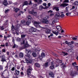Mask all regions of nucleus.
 <instances>
[{
  "label": "nucleus",
  "mask_w": 78,
  "mask_h": 78,
  "mask_svg": "<svg viewBox=\"0 0 78 78\" xmlns=\"http://www.w3.org/2000/svg\"><path fill=\"white\" fill-rule=\"evenodd\" d=\"M21 22L22 23H24L25 22V20H21Z\"/></svg>",
  "instance_id": "obj_50"
},
{
  "label": "nucleus",
  "mask_w": 78,
  "mask_h": 78,
  "mask_svg": "<svg viewBox=\"0 0 78 78\" xmlns=\"http://www.w3.org/2000/svg\"><path fill=\"white\" fill-rule=\"evenodd\" d=\"M72 39L74 41H75V40H77V38H76L73 37Z\"/></svg>",
  "instance_id": "obj_57"
},
{
  "label": "nucleus",
  "mask_w": 78,
  "mask_h": 78,
  "mask_svg": "<svg viewBox=\"0 0 78 78\" xmlns=\"http://www.w3.org/2000/svg\"><path fill=\"white\" fill-rule=\"evenodd\" d=\"M20 27H21V25L20 24L15 25L14 26L13 24H12V30L13 31H14V30H15V31H19V29Z\"/></svg>",
  "instance_id": "obj_2"
},
{
  "label": "nucleus",
  "mask_w": 78,
  "mask_h": 78,
  "mask_svg": "<svg viewBox=\"0 0 78 78\" xmlns=\"http://www.w3.org/2000/svg\"><path fill=\"white\" fill-rule=\"evenodd\" d=\"M48 62L45 63L43 65L44 68H47V67H48Z\"/></svg>",
  "instance_id": "obj_15"
},
{
  "label": "nucleus",
  "mask_w": 78,
  "mask_h": 78,
  "mask_svg": "<svg viewBox=\"0 0 78 78\" xmlns=\"http://www.w3.org/2000/svg\"><path fill=\"white\" fill-rule=\"evenodd\" d=\"M23 54L22 52H20V58H23Z\"/></svg>",
  "instance_id": "obj_23"
},
{
  "label": "nucleus",
  "mask_w": 78,
  "mask_h": 78,
  "mask_svg": "<svg viewBox=\"0 0 78 78\" xmlns=\"http://www.w3.org/2000/svg\"><path fill=\"white\" fill-rule=\"evenodd\" d=\"M26 35H21V38L22 39V38H24V37H25Z\"/></svg>",
  "instance_id": "obj_39"
},
{
  "label": "nucleus",
  "mask_w": 78,
  "mask_h": 78,
  "mask_svg": "<svg viewBox=\"0 0 78 78\" xmlns=\"http://www.w3.org/2000/svg\"><path fill=\"white\" fill-rule=\"evenodd\" d=\"M52 55H53L54 56H55V57H58V55L56 54L55 53H52Z\"/></svg>",
  "instance_id": "obj_35"
},
{
  "label": "nucleus",
  "mask_w": 78,
  "mask_h": 78,
  "mask_svg": "<svg viewBox=\"0 0 78 78\" xmlns=\"http://www.w3.org/2000/svg\"><path fill=\"white\" fill-rule=\"evenodd\" d=\"M51 31V30H50V29H48L47 30H46L45 33L46 34H50V32Z\"/></svg>",
  "instance_id": "obj_22"
},
{
  "label": "nucleus",
  "mask_w": 78,
  "mask_h": 78,
  "mask_svg": "<svg viewBox=\"0 0 78 78\" xmlns=\"http://www.w3.org/2000/svg\"><path fill=\"white\" fill-rule=\"evenodd\" d=\"M69 15H70L71 14V12H67V13H66V16H69Z\"/></svg>",
  "instance_id": "obj_44"
},
{
  "label": "nucleus",
  "mask_w": 78,
  "mask_h": 78,
  "mask_svg": "<svg viewBox=\"0 0 78 78\" xmlns=\"http://www.w3.org/2000/svg\"><path fill=\"white\" fill-rule=\"evenodd\" d=\"M54 9H55L56 11H59V9H58V7H55L54 8Z\"/></svg>",
  "instance_id": "obj_33"
},
{
  "label": "nucleus",
  "mask_w": 78,
  "mask_h": 78,
  "mask_svg": "<svg viewBox=\"0 0 78 78\" xmlns=\"http://www.w3.org/2000/svg\"><path fill=\"white\" fill-rule=\"evenodd\" d=\"M59 66H62V65H64V63H62V60H59Z\"/></svg>",
  "instance_id": "obj_17"
},
{
  "label": "nucleus",
  "mask_w": 78,
  "mask_h": 78,
  "mask_svg": "<svg viewBox=\"0 0 78 78\" xmlns=\"http://www.w3.org/2000/svg\"><path fill=\"white\" fill-rule=\"evenodd\" d=\"M6 55H8V56L9 55V51H7L6 52Z\"/></svg>",
  "instance_id": "obj_59"
},
{
  "label": "nucleus",
  "mask_w": 78,
  "mask_h": 78,
  "mask_svg": "<svg viewBox=\"0 0 78 78\" xmlns=\"http://www.w3.org/2000/svg\"><path fill=\"white\" fill-rule=\"evenodd\" d=\"M61 25L60 24H59V31H61V29H62V28H61Z\"/></svg>",
  "instance_id": "obj_40"
},
{
  "label": "nucleus",
  "mask_w": 78,
  "mask_h": 78,
  "mask_svg": "<svg viewBox=\"0 0 78 78\" xmlns=\"http://www.w3.org/2000/svg\"><path fill=\"white\" fill-rule=\"evenodd\" d=\"M73 4V5H74V6H77V5H78V2L76 1L74 2Z\"/></svg>",
  "instance_id": "obj_31"
},
{
  "label": "nucleus",
  "mask_w": 78,
  "mask_h": 78,
  "mask_svg": "<svg viewBox=\"0 0 78 78\" xmlns=\"http://www.w3.org/2000/svg\"><path fill=\"white\" fill-rule=\"evenodd\" d=\"M33 69L30 68H28L27 69V75H30L31 74V72Z\"/></svg>",
  "instance_id": "obj_10"
},
{
  "label": "nucleus",
  "mask_w": 78,
  "mask_h": 78,
  "mask_svg": "<svg viewBox=\"0 0 78 78\" xmlns=\"http://www.w3.org/2000/svg\"><path fill=\"white\" fill-rule=\"evenodd\" d=\"M72 65L74 67H75V66L76 65V62H74L72 64Z\"/></svg>",
  "instance_id": "obj_41"
},
{
  "label": "nucleus",
  "mask_w": 78,
  "mask_h": 78,
  "mask_svg": "<svg viewBox=\"0 0 78 78\" xmlns=\"http://www.w3.org/2000/svg\"><path fill=\"white\" fill-rule=\"evenodd\" d=\"M29 31L30 33L36 32V29L34 27H32L29 29Z\"/></svg>",
  "instance_id": "obj_8"
},
{
  "label": "nucleus",
  "mask_w": 78,
  "mask_h": 78,
  "mask_svg": "<svg viewBox=\"0 0 78 78\" xmlns=\"http://www.w3.org/2000/svg\"><path fill=\"white\" fill-rule=\"evenodd\" d=\"M56 21L53 20L52 22V23H56Z\"/></svg>",
  "instance_id": "obj_64"
},
{
  "label": "nucleus",
  "mask_w": 78,
  "mask_h": 78,
  "mask_svg": "<svg viewBox=\"0 0 78 78\" xmlns=\"http://www.w3.org/2000/svg\"><path fill=\"white\" fill-rule=\"evenodd\" d=\"M25 61L26 62H25L24 61H23V62L24 63H27V64H32L33 63V61L31 60H28L27 58H25Z\"/></svg>",
  "instance_id": "obj_7"
},
{
  "label": "nucleus",
  "mask_w": 78,
  "mask_h": 78,
  "mask_svg": "<svg viewBox=\"0 0 78 78\" xmlns=\"http://www.w3.org/2000/svg\"><path fill=\"white\" fill-rule=\"evenodd\" d=\"M55 67V66L54 65H51L49 67V68L50 69H51L52 70L54 69V67Z\"/></svg>",
  "instance_id": "obj_29"
},
{
  "label": "nucleus",
  "mask_w": 78,
  "mask_h": 78,
  "mask_svg": "<svg viewBox=\"0 0 78 78\" xmlns=\"http://www.w3.org/2000/svg\"><path fill=\"white\" fill-rule=\"evenodd\" d=\"M67 51H68L69 53L70 52H72V49H69L68 50H66Z\"/></svg>",
  "instance_id": "obj_36"
},
{
  "label": "nucleus",
  "mask_w": 78,
  "mask_h": 78,
  "mask_svg": "<svg viewBox=\"0 0 78 78\" xmlns=\"http://www.w3.org/2000/svg\"><path fill=\"white\" fill-rule=\"evenodd\" d=\"M28 5V1H25L23 4V6H24Z\"/></svg>",
  "instance_id": "obj_19"
},
{
  "label": "nucleus",
  "mask_w": 78,
  "mask_h": 78,
  "mask_svg": "<svg viewBox=\"0 0 78 78\" xmlns=\"http://www.w3.org/2000/svg\"><path fill=\"white\" fill-rule=\"evenodd\" d=\"M68 44V45H72V44L70 42H69Z\"/></svg>",
  "instance_id": "obj_63"
},
{
  "label": "nucleus",
  "mask_w": 78,
  "mask_h": 78,
  "mask_svg": "<svg viewBox=\"0 0 78 78\" xmlns=\"http://www.w3.org/2000/svg\"><path fill=\"white\" fill-rule=\"evenodd\" d=\"M31 17L30 16H29L27 17L26 20L27 22L26 23V24L27 25H29L31 23Z\"/></svg>",
  "instance_id": "obj_3"
},
{
  "label": "nucleus",
  "mask_w": 78,
  "mask_h": 78,
  "mask_svg": "<svg viewBox=\"0 0 78 78\" xmlns=\"http://www.w3.org/2000/svg\"><path fill=\"white\" fill-rule=\"evenodd\" d=\"M59 17V12H57L55 15V17Z\"/></svg>",
  "instance_id": "obj_32"
},
{
  "label": "nucleus",
  "mask_w": 78,
  "mask_h": 78,
  "mask_svg": "<svg viewBox=\"0 0 78 78\" xmlns=\"http://www.w3.org/2000/svg\"><path fill=\"white\" fill-rule=\"evenodd\" d=\"M12 42L13 43V44H15V40H14V38H12Z\"/></svg>",
  "instance_id": "obj_53"
},
{
  "label": "nucleus",
  "mask_w": 78,
  "mask_h": 78,
  "mask_svg": "<svg viewBox=\"0 0 78 78\" xmlns=\"http://www.w3.org/2000/svg\"><path fill=\"white\" fill-rule=\"evenodd\" d=\"M50 5H51V3H49L48 4V6H50Z\"/></svg>",
  "instance_id": "obj_62"
},
{
  "label": "nucleus",
  "mask_w": 78,
  "mask_h": 78,
  "mask_svg": "<svg viewBox=\"0 0 78 78\" xmlns=\"http://www.w3.org/2000/svg\"><path fill=\"white\" fill-rule=\"evenodd\" d=\"M3 70V66L2 65H0V70Z\"/></svg>",
  "instance_id": "obj_51"
},
{
  "label": "nucleus",
  "mask_w": 78,
  "mask_h": 78,
  "mask_svg": "<svg viewBox=\"0 0 78 78\" xmlns=\"http://www.w3.org/2000/svg\"><path fill=\"white\" fill-rule=\"evenodd\" d=\"M49 76L51 78H53L54 77V73L52 72H49Z\"/></svg>",
  "instance_id": "obj_11"
},
{
  "label": "nucleus",
  "mask_w": 78,
  "mask_h": 78,
  "mask_svg": "<svg viewBox=\"0 0 78 78\" xmlns=\"http://www.w3.org/2000/svg\"><path fill=\"white\" fill-rule=\"evenodd\" d=\"M75 69H76L78 71V66H75Z\"/></svg>",
  "instance_id": "obj_60"
},
{
  "label": "nucleus",
  "mask_w": 78,
  "mask_h": 78,
  "mask_svg": "<svg viewBox=\"0 0 78 78\" xmlns=\"http://www.w3.org/2000/svg\"><path fill=\"white\" fill-rule=\"evenodd\" d=\"M69 5V4L67 3H63L62 4L60 5V7H66L67 6H68Z\"/></svg>",
  "instance_id": "obj_13"
},
{
  "label": "nucleus",
  "mask_w": 78,
  "mask_h": 78,
  "mask_svg": "<svg viewBox=\"0 0 78 78\" xmlns=\"http://www.w3.org/2000/svg\"><path fill=\"white\" fill-rule=\"evenodd\" d=\"M4 72H3L2 74H1V76H2V78H9V77H5V76H4V75H4Z\"/></svg>",
  "instance_id": "obj_26"
},
{
  "label": "nucleus",
  "mask_w": 78,
  "mask_h": 78,
  "mask_svg": "<svg viewBox=\"0 0 78 78\" xmlns=\"http://www.w3.org/2000/svg\"><path fill=\"white\" fill-rule=\"evenodd\" d=\"M20 14H23L24 13V12L22 11H20Z\"/></svg>",
  "instance_id": "obj_61"
},
{
  "label": "nucleus",
  "mask_w": 78,
  "mask_h": 78,
  "mask_svg": "<svg viewBox=\"0 0 78 78\" xmlns=\"http://www.w3.org/2000/svg\"><path fill=\"white\" fill-rule=\"evenodd\" d=\"M1 47H5V44H1L0 45Z\"/></svg>",
  "instance_id": "obj_56"
},
{
  "label": "nucleus",
  "mask_w": 78,
  "mask_h": 78,
  "mask_svg": "<svg viewBox=\"0 0 78 78\" xmlns=\"http://www.w3.org/2000/svg\"><path fill=\"white\" fill-rule=\"evenodd\" d=\"M26 52L27 54V56L28 58H30V54L31 53V51L30 50L26 49Z\"/></svg>",
  "instance_id": "obj_6"
},
{
  "label": "nucleus",
  "mask_w": 78,
  "mask_h": 78,
  "mask_svg": "<svg viewBox=\"0 0 78 78\" xmlns=\"http://www.w3.org/2000/svg\"><path fill=\"white\" fill-rule=\"evenodd\" d=\"M34 24H37V25H39V23L36 21H35L34 22Z\"/></svg>",
  "instance_id": "obj_54"
},
{
  "label": "nucleus",
  "mask_w": 78,
  "mask_h": 78,
  "mask_svg": "<svg viewBox=\"0 0 78 78\" xmlns=\"http://www.w3.org/2000/svg\"><path fill=\"white\" fill-rule=\"evenodd\" d=\"M0 29L1 30H4V27H3V26H0Z\"/></svg>",
  "instance_id": "obj_38"
},
{
  "label": "nucleus",
  "mask_w": 78,
  "mask_h": 78,
  "mask_svg": "<svg viewBox=\"0 0 78 78\" xmlns=\"http://www.w3.org/2000/svg\"><path fill=\"white\" fill-rule=\"evenodd\" d=\"M65 16L64 14H62L60 16V17H61V18H62V17H64Z\"/></svg>",
  "instance_id": "obj_45"
},
{
  "label": "nucleus",
  "mask_w": 78,
  "mask_h": 78,
  "mask_svg": "<svg viewBox=\"0 0 78 78\" xmlns=\"http://www.w3.org/2000/svg\"><path fill=\"white\" fill-rule=\"evenodd\" d=\"M15 72H16L17 75V76H18V75H19V74L20 73V71H18L17 70H15Z\"/></svg>",
  "instance_id": "obj_28"
},
{
  "label": "nucleus",
  "mask_w": 78,
  "mask_h": 78,
  "mask_svg": "<svg viewBox=\"0 0 78 78\" xmlns=\"http://www.w3.org/2000/svg\"><path fill=\"white\" fill-rule=\"evenodd\" d=\"M20 41H21V39L19 37H17L16 38V41L17 42H20Z\"/></svg>",
  "instance_id": "obj_34"
},
{
  "label": "nucleus",
  "mask_w": 78,
  "mask_h": 78,
  "mask_svg": "<svg viewBox=\"0 0 78 78\" xmlns=\"http://www.w3.org/2000/svg\"><path fill=\"white\" fill-rule=\"evenodd\" d=\"M41 22L43 23H44L45 24H48L49 23V21L47 19L44 18H43L42 19V20H41Z\"/></svg>",
  "instance_id": "obj_5"
},
{
  "label": "nucleus",
  "mask_w": 78,
  "mask_h": 78,
  "mask_svg": "<svg viewBox=\"0 0 78 78\" xmlns=\"http://www.w3.org/2000/svg\"><path fill=\"white\" fill-rule=\"evenodd\" d=\"M25 41H27V40H23L22 42H21L20 45H22V47L20 48V50H23V49H25L26 48H28L29 47V44H28L27 41V43H25Z\"/></svg>",
  "instance_id": "obj_1"
},
{
  "label": "nucleus",
  "mask_w": 78,
  "mask_h": 78,
  "mask_svg": "<svg viewBox=\"0 0 78 78\" xmlns=\"http://www.w3.org/2000/svg\"><path fill=\"white\" fill-rule=\"evenodd\" d=\"M52 32L53 33V34H55L56 36H57L58 34V33H59V32L57 30H56V31H52Z\"/></svg>",
  "instance_id": "obj_20"
},
{
  "label": "nucleus",
  "mask_w": 78,
  "mask_h": 78,
  "mask_svg": "<svg viewBox=\"0 0 78 78\" xmlns=\"http://www.w3.org/2000/svg\"><path fill=\"white\" fill-rule=\"evenodd\" d=\"M9 64V62H8V63H7V64L6 65V66L5 67V68L8 69V64Z\"/></svg>",
  "instance_id": "obj_37"
},
{
  "label": "nucleus",
  "mask_w": 78,
  "mask_h": 78,
  "mask_svg": "<svg viewBox=\"0 0 78 78\" xmlns=\"http://www.w3.org/2000/svg\"><path fill=\"white\" fill-rule=\"evenodd\" d=\"M38 58L41 61H42V56H41V55H39Z\"/></svg>",
  "instance_id": "obj_43"
},
{
  "label": "nucleus",
  "mask_w": 78,
  "mask_h": 78,
  "mask_svg": "<svg viewBox=\"0 0 78 78\" xmlns=\"http://www.w3.org/2000/svg\"><path fill=\"white\" fill-rule=\"evenodd\" d=\"M3 5L5 6H6L8 5H9L8 3V2H7V0H4L3 2Z\"/></svg>",
  "instance_id": "obj_12"
},
{
  "label": "nucleus",
  "mask_w": 78,
  "mask_h": 78,
  "mask_svg": "<svg viewBox=\"0 0 78 78\" xmlns=\"http://www.w3.org/2000/svg\"><path fill=\"white\" fill-rule=\"evenodd\" d=\"M16 68L17 70H19L20 68V67L19 66H18L16 67Z\"/></svg>",
  "instance_id": "obj_58"
},
{
  "label": "nucleus",
  "mask_w": 78,
  "mask_h": 78,
  "mask_svg": "<svg viewBox=\"0 0 78 78\" xmlns=\"http://www.w3.org/2000/svg\"><path fill=\"white\" fill-rule=\"evenodd\" d=\"M41 56L42 58H44L45 56V54L44 52H42L41 53Z\"/></svg>",
  "instance_id": "obj_24"
},
{
  "label": "nucleus",
  "mask_w": 78,
  "mask_h": 78,
  "mask_svg": "<svg viewBox=\"0 0 78 78\" xmlns=\"http://www.w3.org/2000/svg\"><path fill=\"white\" fill-rule=\"evenodd\" d=\"M20 76H21V77H23V76H24V73H23V72H21L20 73Z\"/></svg>",
  "instance_id": "obj_25"
},
{
  "label": "nucleus",
  "mask_w": 78,
  "mask_h": 78,
  "mask_svg": "<svg viewBox=\"0 0 78 78\" xmlns=\"http://www.w3.org/2000/svg\"><path fill=\"white\" fill-rule=\"evenodd\" d=\"M35 66L37 68H40L41 67V65L38 63H36L35 64Z\"/></svg>",
  "instance_id": "obj_16"
},
{
  "label": "nucleus",
  "mask_w": 78,
  "mask_h": 78,
  "mask_svg": "<svg viewBox=\"0 0 78 78\" xmlns=\"http://www.w3.org/2000/svg\"><path fill=\"white\" fill-rule=\"evenodd\" d=\"M29 13L30 14L34 15V16L36 15V14H37V12H34V9L32 10L31 11H30L29 12Z\"/></svg>",
  "instance_id": "obj_9"
},
{
  "label": "nucleus",
  "mask_w": 78,
  "mask_h": 78,
  "mask_svg": "<svg viewBox=\"0 0 78 78\" xmlns=\"http://www.w3.org/2000/svg\"><path fill=\"white\" fill-rule=\"evenodd\" d=\"M13 44H14V45L12 47V48H17V47H18V46L15 44V43H13Z\"/></svg>",
  "instance_id": "obj_21"
},
{
  "label": "nucleus",
  "mask_w": 78,
  "mask_h": 78,
  "mask_svg": "<svg viewBox=\"0 0 78 78\" xmlns=\"http://www.w3.org/2000/svg\"><path fill=\"white\" fill-rule=\"evenodd\" d=\"M75 8V7L74 6H73L72 8L70 9V10H72V9H74Z\"/></svg>",
  "instance_id": "obj_55"
},
{
  "label": "nucleus",
  "mask_w": 78,
  "mask_h": 78,
  "mask_svg": "<svg viewBox=\"0 0 78 78\" xmlns=\"http://www.w3.org/2000/svg\"><path fill=\"white\" fill-rule=\"evenodd\" d=\"M39 10H40V11H41L42 9H45V8H44V7L42 6V5H40L39 6Z\"/></svg>",
  "instance_id": "obj_30"
},
{
  "label": "nucleus",
  "mask_w": 78,
  "mask_h": 78,
  "mask_svg": "<svg viewBox=\"0 0 78 78\" xmlns=\"http://www.w3.org/2000/svg\"><path fill=\"white\" fill-rule=\"evenodd\" d=\"M2 52H3V53H5L6 52V50L5 48H3L2 49Z\"/></svg>",
  "instance_id": "obj_42"
},
{
  "label": "nucleus",
  "mask_w": 78,
  "mask_h": 78,
  "mask_svg": "<svg viewBox=\"0 0 78 78\" xmlns=\"http://www.w3.org/2000/svg\"><path fill=\"white\" fill-rule=\"evenodd\" d=\"M32 55L33 57H36V56H37V54L35 52H33L32 53Z\"/></svg>",
  "instance_id": "obj_27"
},
{
  "label": "nucleus",
  "mask_w": 78,
  "mask_h": 78,
  "mask_svg": "<svg viewBox=\"0 0 78 78\" xmlns=\"http://www.w3.org/2000/svg\"><path fill=\"white\" fill-rule=\"evenodd\" d=\"M69 0H65L63 3H69Z\"/></svg>",
  "instance_id": "obj_49"
},
{
  "label": "nucleus",
  "mask_w": 78,
  "mask_h": 78,
  "mask_svg": "<svg viewBox=\"0 0 78 78\" xmlns=\"http://www.w3.org/2000/svg\"><path fill=\"white\" fill-rule=\"evenodd\" d=\"M13 9H14V11L15 12H16V13H17V12H18V11H20V9L17 8L15 9V7H14L13 8Z\"/></svg>",
  "instance_id": "obj_18"
},
{
  "label": "nucleus",
  "mask_w": 78,
  "mask_h": 78,
  "mask_svg": "<svg viewBox=\"0 0 78 78\" xmlns=\"http://www.w3.org/2000/svg\"><path fill=\"white\" fill-rule=\"evenodd\" d=\"M9 11V9H7V10H5V12L6 13L7 12H8Z\"/></svg>",
  "instance_id": "obj_52"
},
{
  "label": "nucleus",
  "mask_w": 78,
  "mask_h": 78,
  "mask_svg": "<svg viewBox=\"0 0 78 78\" xmlns=\"http://www.w3.org/2000/svg\"><path fill=\"white\" fill-rule=\"evenodd\" d=\"M76 74V71H73L70 73V75L72 76H73Z\"/></svg>",
  "instance_id": "obj_14"
},
{
  "label": "nucleus",
  "mask_w": 78,
  "mask_h": 78,
  "mask_svg": "<svg viewBox=\"0 0 78 78\" xmlns=\"http://www.w3.org/2000/svg\"><path fill=\"white\" fill-rule=\"evenodd\" d=\"M15 70V67H12L11 69V70H12V71H14Z\"/></svg>",
  "instance_id": "obj_47"
},
{
  "label": "nucleus",
  "mask_w": 78,
  "mask_h": 78,
  "mask_svg": "<svg viewBox=\"0 0 78 78\" xmlns=\"http://www.w3.org/2000/svg\"><path fill=\"white\" fill-rule=\"evenodd\" d=\"M9 43L8 42H6L5 43V45L6 47H8Z\"/></svg>",
  "instance_id": "obj_48"
},
{
  "label": "nucleus",
  "mask_w": 78,
  "mask_h": 78,
  "mask_svg": "<svg viewBox=\"0 0 78 78\" xmlns=\"http://www.w3.org/2000/svg\"><path fill=\"white\" fill-rule=\"evenodd\" d=\"M0 58L1 59V61L2 62H6V57H5V56L4 55H0Z\"/></svg>",
  "instance_id": "obj_4"
},
{
  "label": "nucleus",
  "mask_w": 78,
  "mask_h": 78,
  "mask_svg": "<svg viewBox=\"0 0 78 78\" xmlns=\"http://www.w3.org/2000/svg\"><path fill=\"white\" fill-rule=\"evenodd\" d=\"M42 0H38V4H40V3H42Z\"/></svg>",
  "instance_id": "obj_46"
}]
</instances>
